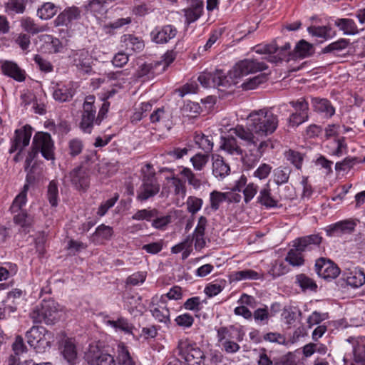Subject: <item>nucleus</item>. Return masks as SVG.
I'll return each instance as SVG.
<instances>
[{"label":"nucleus","instance_id":"nucleus-19","mask_svg":"<svg viewBox=\"0 0 365 365\" xmlns=\"http://www.w3.org/2000/svg\"><path fill=\"white\" fill-rule=\"evenodd\" d=\"M342 279L348 286L352 288H359L365 283V274L359 268H354L352 270L348 269L344 272Z\"/></svg>","mask_w":365,"mask_h":365},{"label":"nucleus","instance_id":"nucleus-12","mask_svg":"<svg viewBox=\"0 0 365 365\" xmlns=\"http://www.w3.org/2000/svg\"><path fill=\"white\" fill-rule=\"evenodd\" d=\"M315 270L319 277L325 279H335L340 273V269L336 264L324 258L317 260Z\"/></svg>","mask_w":365,"mask_h":365},{"label":"nucleus","instance_id":"nucleus-22","mask_svg":"<svg viewBox=\"0 0 365 365\" xmlns=\"http://www.w3.org/2000/svg\"><path fill=\"white\" fill-rule=\"evenodd\" d=\"M322 237L319 235H310L299 237L293 241V247L299 252H304L312 248V245H319Z\"/></svg>","mask_w":365,"mask_h":365},{"label":"nucleus","instance_id":"nucleus-13","mask_svg":"<svg viewBox=\"0 0 365 365\" xmlns=\"http://www.w3.org/2000/svg\"><path fill=\"white\" fill-rule=\"evenodd\" d=\"M67 178L77 190H86L90 184L89 173L87 168L78 166L73 169Z\"/></svg>","mask_w":365,"mask_h":365},{"label":"nucleus","instance_id":"nucleus-39","mask_svg":"<svg viewBox=\"0 0 365 365\" xmlns=\"http://www.w3.org/2000/svg\"><path fill=\"white\" fill-rule=\"evenodd\" d=\"M62 354L64 359L71 364H73L77 358V351L75 344L71 340L64 343Z\"/></svg>","mask_w":365,"mask_h":365},{"label":"nucleus","instance_id":"nucleus-3","mask_svg":"<svg viewBox=\"0 0 365 365\" xmlns=\"http://www.w3.org/2000/svg\"><path fill=\"white\" fill-rule=\"evenodd\" d=\"M29 316L34 323L53 324L60 318L59 305L53 299H44L32 309Z\"/></svg>","mask_w":365,"mask_h":365},{"label":"nucleus","instance_id":"nucleus-48","mask_svg":"<svg viewBox=\"0 0 365 365\" xmlns=\"http://www.w3.org/2000/svg\"><path fill=\"white\" fill-rule=\"evenodd\" d=\"M264 138H259V141L257 143L255 147H252V152H250L251 155L257 159L260 158L263 155L270 144V140H265Z\"/></svg>","mask_w":365,"mask_h":365},{"label":"nucleus","instance_id":"nucleus-40","mask_svg":"<svg viewBox=\"0 0 365 365\" xmlns=\"http://www.w3.org/2000/svg\"><path fill=\"white\" fill-rule=\"evenodd\" d=\"M353 354L356 363L365 362V339L353 343Z\"/></svg>","mask_w":365,"mask_h":365},{"label":"nucleus","instance_id":"nucleus-25","mask_svg":"<svg viewBox=\"0 0 365 365\" xmlns=\"http://www.w3.org/2000/svg\"><path fill=\"white\" fill-rule=\"evenodd\" d=\"M212 173L216 178H223L229 174L230 166L222 157L219 155H212Z\"/></svg>","mask_w":365,"mask_h":365},{"label":"nucleus","instance_id":"nucleus-59","mask_svg":"<svg viewBox=\"0 0 365 365\" xmlns=\"http://www.w3.org/2000/svg\"><path fill=\"white\" fill-rule=\"evenodd\" d=\"M182 110L187 116L195 117L201 112V107L198 103L188 101L183 106Z\"/></svg>","mask_w":365,"mask_h":365},{"label":"nucleus","instance_id":"nucleus-6","mask_svg":"<svg viewBox=\"0 0 365 365\" xmlns=\"http://www.w3.org/2000/svg\"><path fill=\"white\" fill-rule=\"evenodd\" d=\"M176 351L187 363V365H201L203 364L205 355L202 351L195 344L187 340L178 342Z\"/></svg>","mask_w":365,"mask_h":365},{"label":"nucleus","instance_id":"nucleus-60","mask_svg":"<svg viewBox=\"0 0 365 365\" xmlns=\"http://www.w3.org/2000/svg\"><path fill=\"white\" fill-rule=\"evenodd\" d=\"M34 61L41 71L48 73L53 71V66L51 62L41 55H35Z\"/></svg>","mask_w":365,"mask_h":365},{"label":"nucleus","instance_id":"nucleus-47","mask_svg":"<svg viewBox=\"0 0 365 365\" xmlns=\"http://www.w3.org/2000/svg\"><path fill=\"white\" fill-rule=\"evenodd\" d=\"M14 222L25 230H26L31 226L32 223V218L25 211H21L20 212L15 213L14 216Z\"/></svg>","mask_w":365,"mask_h":365},{"label":"nucleus","instance_id":"nucleus-10","mask_svg":"<svg viewBox=\"0 0 365 365\" xmlns=\"http://www.w3.org/2000/svg\"><path fill=\"white\" fill-rule=\"evenodd\" d=\"M290 103L295 108V112L290 115L288 119V125L290 127H297L309 118L308 103L304 98H301L297 101H292Z\"/></svg>","mask_w":365,"mask_h":365},{"label":"nucleus","instance_id":"nucleus-41","mask_svg":"<svg viewBox=\"0 0 365 365\" xmlns=\"http://www.w3.org/2000/svg\"><path fill=\"white\" fill-rule=\"evenodd\" d=\"M195 143L205 153H210L213 148V143L209 136L202 133H196L194 138Z\"/></svg>","mask_w":365,"mask_h":365},{"label":"nucleus","instance_id":"nucleus-31","mask_svg":"<svg viewBox=\"0 0 365 365\" xmlns=\"http://www.w3.org/2000/svg\"><path fill=\"white\" fill-rule=\"evenodd\" d=\"M312 103L316 111L324 113L329 117L334 114L335 110L328 100L315 98L312 100Z\"/></svg>","mask_w":365,"mask_h":365},{"label":"nucleus","instance_id":"nucleus-14","mask_svg":"<svg viewBox=\"0 0 365 365\" xmlns=\"http://www.w3.org/2000/svg\"><path fill=\"white\" fill-rule=\"evenodd\" d=\"M177 29L170 24L157 26L150 32L151 40L158 44L168 43L177 35Z\"/></svg>","mask_w":365,"mask_h":365},{"label":"nucleus","instance_id":"nucleus-17","mask_svg":"<svg viewBox=\"0 0 365 365\" xmlns=\"http://www.w3.org/2000/svg\"><path fill=\"white\" fill-rule=\"evenodd\" d=\"M356 227L353 220H343L331 224L325 228L327 235L329 237L341 236L344 234L351 233Z\"/></svg>","mask_w":365,"mask_h":365},{"label":"nucleus","instance_id":"nucleus-57","mask_svg":"<svg viewBox=\"0 0 365 365\" xmlns=\"http://www.w3.org/2000/svg\"><path fill=\"white\" fill-rule=\"evenodd\" d=\"M187 210L192 214L198 212L202 205V200L194 196H190L186 202Z\"/></svg>","mask_w":365,"mask_h":365},{"label":"nucleus","instance_id":"nucleus-43","mask_svg":"<svg viewBox=\"0 0 365 365\" xmlns=\"http://www.w3.org/2000/svg\"><path fill=\"white\" fill-rule=\"evenodd\" d=\"M26 9L24 0H9L6 4V11L9 14H22Z\"/></svg>","mask_w":365,"mask_h":365},{"label":"nucleus","instance_id":"nucleus-56","mask_svg":"<svg viewBox=\"0 0 365 365\" xmlns=\"http://www.w3.org/2000/svg\"><path fill=\"white\" fill-rule=\"evenodd\" d=\"M227 194L213 191L210 193V206L214 210H217L220 203L226 200Z\"/></svg>","mask_w":365,"mask_h":365},{"label":"nucleus","instance_id":"nucleus-26","mask_svg":"<svg viewBox=\"0 0 365 365\" xmlns=\"http://www.w3.org/2000/svg\"><path fill=\"white\" fill-rule=\"evenodd\" d=\"M120 41L126 49L133 51H141L145 46L144 41L133 34L123 35Z\"/></svg>","mask_w":365,"mask_h":365},{"label":"nucleus","instance_id":"nucleus-35","mask_svg":"<svg viewBox=\"0 0 365 365\" xmlns=\"http://www.w3.org/2000/svg\"><path fill=\"white\" fill-rule=\"evenodd\" d=\"M291 169L288 167H278L273 170V180L277 185L285 184L288 182Z\"/></svg>","mask_w":365,"mask_h":365},{"label":"nucleus","instance_id":"nucleus-28","mask_svg":"<svg viewBox=\"0 0 365 365\" xmlns=\"http://www.w3.org/2000/svg\"><path fill=\"white\" fill-rule=\"evenodd\" d=\"M220 148L231 155H242L243 150L237 144V140L232 135L221 138Z\"/></svg>","mask_w":365,"mask_h":365},{"label":"nucleus","instance_id":"nucleus-63","mask_svg":"<svg viewBox=\"0 0 365 365\" xmlns=\"http://www.w3.org/2000/svg\"><path fill=\"white\" fill-rule=\"evenodd\" d=\"M312 49V45L305 40H301L296 46L295 51L299 56L306 57L309 56Z\"/></svg>","mask_w":365,"mask_h":365},{"label":"nucleus","instance_id":"nucleus-9","mask_svg":"<svg viewBox=\"0 0 365 365\" xmlns=\"http://www.w3.org/2000/svg\"><path fill=\"white\" fill-rule=\"evenodd\" d=\"M197 81L205 89L217 88L218 86H227L230 84L227 77L221 70H216L215 73H202Z\"/></svg>","mask_w":365,"mask_h":365},{"label":"nucleus","instance_id":"nucleus-18","mask_svg":"<svg viewBox=\"0 0 365 365\" xmlns=\"http://www.w3.org/2000/svg\"><path fill=\"white\" fill-rule=\"evenodd\" d=\"M105 324L114 329L115 331H121L125 334L135 336L134 331L136 328L124 317L120 316L116 319L105 320Z\"/></svg>","mask_w":365,"mask_h":365},{"label":"nucleus","instance_id":"nucleus-4","mask_svg":"<svg viewBox=\"0 0 365 365\" xmlns=\"http://www.w3.org/2000/svg\"><path fill=\"white\" fill-rule=\"evenodd\" d=\"M142 183L137 190L136 198L140 202H144L155 196L160 191V185L150 164L145 165L142 169Z\"/></svg>","mask_w":365,"mask_h":365},{"label":"nucleus","instance_id":"nucleus-2","mask_svg":"<svg viewBox=\"0 0 365 365\" xmlns=\"http://www.w3.org/2000/svg\"><path fill=\"white\" fill-rule=\"evenodd\" d=\"M41 153L42 156L48 160H54V144L51 136L48 133L38 132L33 138L31 150L26 158L24 169L27 170L32 161Z\"/></svg>","mask_w":365,"mask_h":365},{"label":"nucleus","instance_id":"nucleus-30","mask_svg":"<svg viewBox=\"0 0 365 365\" xmlns=\"http://www.w3.org/2000/svg\"><path fill=\"white\" fill-rule=\"evenodd\" d=\"M335 25L339 27L345 35H355L359 33L357 26L353 19H338L335 21Z\"/></svg>","mask_w":365,"mask_h":365},{"label":"nucleus","instance_id":"nucleus-21","mask_svg":"<svg viewBox=\"0 0 365 365\" xmlns=\"http://www.w3.org/2000/svg\"><path fill=\"white\" fill-rule=\"evenodd\" d=\"M2 73L16 81L22 82L26 78V72L21 69L16 63L5 61L1 66Z\"/></svg>","mask_w":365,"mask_h":365},{"label":"nucleus","instance_id":"nucleus-8","mask_svg":"<svg viewBox=\"0 0 365 365\" xmlns=\"http://www.w3.org/2000/svg\"><path fill=\"white\" fill-rule=\"evenodd\" d=\"M50 335L51 333L44 327L34 326L26 332V336L27 343L37 351H40L42 349L50 346Z\"/></svg>","mask_w":365,"mask_h":365},{"label":"nucleus","instance_id":"nucleus-45","mask_svg":"<svg viewBox=\"0 0 365 365\" xmlns=\"http://www.w3.org/2000/svg\"><path fill=\"white\" fill-rule=\"evenodd\" d=\"M158 211L156 209H143L138 210L133 216L132 219L134 220H143L150 221L152 218L157 217Z\"/></svg>","mask_w":365,"mask_h":365},{"label":"nucleus","instance_id":"nucleus-46","mask_svg":"<svg viewBox=\"0 0 365 365\" xmlns=\"http://www.w3.org/2000/svg\"><path fill=\"white\" fill-rule=\"evenodd\" d=\"M47 197L51 206H57L58 200V190L56 181L51 180L49 182L47 190Z\"/></svg>","mask_w":365,"mask_h":365},{"label":"nucleus","instance_id":"nucleus-49","mask_svg":"<svg viewBox=\"0 0 365 365\" xmlns=\"http://www.w3.org/2000/svg\"><path fill=\"white\" fill-rule=\"evenodd\" d=\"M132 22L130 17L120 18L113 22L104 24L103 28L106 33H110L111 30L118 29Z\"/></svg>","mask_w":365,"mask_h":365},{"label":"nucleus","instance_id":"nucleus-27","mask_svg":"<svg viewBox=\"0 0 365 365\" xmlns=\"http://www.w3.org/2000/svg\"><path fill=\"white\" fill-rule=\"evenodd\" d=\"M257 202L267 208L277 207L278 201L272 196L269 185L260 190Z\"/></svg>","mask_w":365,"mask_h":365},{"label":"nucleus","instance_id":"nucleus-44","mask_svg":"<svg viewBox=\"0 0 365 365\" xmlns=\"http://www.w3.org/2000/svg\"><path fill=\"white\" fill-rule=\"evenodd\" d=\"M302 252L293 247L288 252L285 260L292 266H301L304 262Z\"/></svg>","mask_w":365,"mask_h":365},{"label":"nucleus","instance_id":"nucleus-36","mask_svg":"<svg viewBox=\"0 0 365 365\" xmlns=\"http://www.w3.org/2000/svg\"><path fill=\"white\" fill-rule=\"evenodd\" d=\"M268 79L267 74L263 73L253 78L247 79L242 83L241 87L244 90H255L259 87L260 85L267 82Z\"/></svg>","mask_w":365,"mask_h":365},{"label":"nucleus","instance_id":"nucleus-15","mask_svg":"<svg viewBox=\"0 0 365 365\" xmlns=\"http://www.w3.org/2000/svg\"><path fill=\"white\" fill-rule=\"evenodd\" d=\"M72 58L73 65L81 73L88 74L92 71V58L87 50L81 49L74 51Z\"/></svg>","mask_w":365,"mask_h":365},{"label":"nucleus","instance_id":"nucleus-42","mask_svg":"<svg viewBox=\"0 0 365 365\" xmlns=\"http://www.w3.org/2000/svg\"><path fill=\"white\" fill-rule=\"evenodd\" d=\"M307 31L309 34H311L312 36L322 38L325 40H327L332 37V36L330 34L331 28L327 26H311L308 27Z\"/></svg>","mask_w":365,"mask_h":365},{"label":"nucleus","instance_id":"nucleus-24","mask_svg":"<svg viewBox=\"0 0 365 365\" xmlns=\"http://www.w3.org/2000/svg\"><path fill=\"white\" fill-rule=\"evenodd\" d=\"M153 317L158 320L159 322L164 324H169L170 322V310L165 304V301L163 297L160 300V302L153 307L151 310Z\"/></svg>","mask_w":365,"mask_h":365},{"label":"nucleus","instance_id":"nucleus-58","mask_svg":"<svg viewBox=\"0 0 365 365\" xmlns=\"http://www.w3.org/2000/svg\"><path fill=\"white\" fill-rule=\"evenodd\" d=\"M297 282L303 289H309L313 290L317 288V284L311 278L304 274H301L297 276Z\"/></svg>","mask_w":365,"mask_h":365},{"label":"nucleus","instance_id":"nucleus-38","mask_svg":"<svg viewBox=\"0 0 365 365\" xmlns=\"http://www.w3.org/2000/svg\"><path fill=\"white\" fill-rule=\"evenodd\" d=\"M349 44V40L346 38H340L336 41L329 43L325 46L322 52L323 53H333L337 54L344 49L346 48Z\"/></svg>","mask_w":365,"mask_h":365},{"label":"nucleus","instance_id":"nucleus-62","mask_svg":"<svg viewBox=\"0 0 365 365\" xmlns=\"http://www.w3.org/2000/svg\"><path fill=\"white\" fill-rule=\"evenodd\" d=\"M359 160L355 157H346L342 161L338 162L335 165L336 170H345L351 168Z\"/></svg>","mask_w":365,"mask_h":365},{"label":"nucleus","instance_id":"nucleus-50","mask_svg":"<svg viewBox=\"0 0 365 365\" xmlns=\"http://www.w3.org/2000/svg\"><path fill=\"white\" fill-rule=\"evenodd\" d=\"M180 174L187 180L189 185L195 188H198L200 186L201 182L200 179L197 178L190 168H182L180 171Z\"/></svg>","mask_w":365,"mask_h":365},{"label":"nucleus","instance_id":"nucleus-61","mask_svg":"<svg viewBox=\"0 0 365 365\" xmlns=\"http://www.w3.org/2000/svg\"><path fill=\"white\" fill-rule=\"evenodd\" d=\"M175 322L179 327L186 329L192 327L194 322V318L191 314L185 313L178 316L175 319Z\"/></svg>","mask_w":365,"mask_h":365},{"label":"nucleus","instance_id":"nucleus-51","mask_svg":"<svg viewBox=\"0 0 365 365\" xmlns=\"http://www.w3.org/2000/svg\"><path fill=\"white\" fill-rule=\"evenodd\" d=\"M121 71H118L116 73H109L107 74L106 77L91 79V89H98L101 83L108 82L112 80H116L121 75Z\"/></svg>","mask_w":365,"mask_h":365},{"label":"nucleus","instance_id":"nucleus-1","mask_svg":"<svg viewBox=\"0 0 365 365\" xmlns=\"http://www.w3.org/2000/svg\"><path fill=\"white\" fill-rule=\"evenodd\" d=\"M250 124L248 128L237 125L231 131L243 141V145L250 152H252L259 138H266L275 132L278 127V116L267 109L254 110L248 115Z\"/></svg>","mask_w":365,"mask_h":365},{"label":"nucleus","instance_id":"nucleus-64","mask_svg":"<svg viewBox=\"0 0 365 365\" xmlns=\"http://www.w3.org/2000/svg\"><path fill=\"white\" fill-rule=\"evenodd\" d=\"M258 185L254 182L247 184L243 190L244 200L246 203H248L254 198L258 191Z\"/></svg>","mask_w":365,"mask_h":365},{"label":"nucleus","instance_id":"nucleus-16","mask_svg":"<svg viewBox=\"0 0 365 365\" xmlns=\"http://www.w3.org/2000/svg\"><path fill=\"white\" fill-rule=\"evenodd\" d=\"M81 13V9L76 6L66 7L54 19L53 24L55 26H68L73 21L78 19Z\"/></svg>","mask_w":365,"mask_h":365},{"label":"nucleus","instance_id":"nucleus-54","mask_svg":"<svg viewBox=\"0 0 365 365\" xmlns=\"http://www.w3.org/2000/svg\"><path fill=\"white\" fill-rule=\"evenodd\" d=\"M279 48L275 43L266 44L263 46H257L256 52L260 54H269L267 59L271 62L270 56H277Z\"/></svg>","mask_w":365,"mask_h":365},{"label":"nucleus","instance_id":"nucleus-33","mask_svg":"<svg viewBox=\"0 0 365 365\" xmlns=\"http://www.w3.org/2000/svg\"><path fill=\"white\" fill-rule=\"evenodd\" d=\"M206 225H207V219L205 217L201 216L199 218L197 225L195 227L194 233H193V239H195V247L202 246L205 244V240H204L203 237L205 235Z\"/></svg>","mask_w":365,"mask_h":365},{"label":"nucleus","instance_id":"nucleus-32","mask_svg":"<svg viewBox=\"0 0 365 365\" xmlns=\"http://www.w3.org/2000/svg\"><path fill=\"white\" fill-rule=\"evenodd\" d=\"M59 11V8L53 3H44L37 11L38 16L44 20L53 18Z\"/></svg>","mask_w":365,"mask_h":365},{"label":"nucleus","instance_id":"nucleus-53","mask_svg":"<svg viewBox=\"0 0 365 365\" xmlns=\"http://www.w3.org/2000/svg\"><path fill=\"white\" fill-rule=\"evenodd\" d=\"M208 155L197 153L191 158L190 161L195 170H202L208 162Z\"/></svg>","mask_w":365,"mask_h":365},{"label":"nucleus","instance_id":"nucleus-55","mask_svg":"<svg viewBox=\"0 0 365 365\" xmlns=\"http://www.w3.org/2000/svg\"><path fill=\"white\" fill-rule=\"evenodd\" d=\"M113 235V228L110 226L102 224L99 225L93 234L94 237H100L102 240H110Z\"/></svg>","mask_w":365,"mask_h":365},{"label":"nucleus","instance_id":"nucleus-52","mask_svg":"<svg viewBox=\"0 0 365 365\" xmlns=\"http://www.w3.org/2000/svg\"><path fill=\"white\" fill-rule=\"evenodd\" d=\"M235 279L237 281L246 279H257L260 274L252 269H244L234 273Z\"/></svg>","mask_w":365,"mask_h":365},{"label":"nucleus","instance_id":"nucleus-7","mask_svg":"<svg viewBox=\"0 0 365 365\" xmlns=\"http://www.w3.org/2000/svg\"><path fill=\"white\" fill-rule=\"evenodd\" d=\"M31 135L32 128L29 125H26L21 128L15 130V135L9 152L11 153L19 151L14 158L16 162L22 159L21 152L24 148L29 145Z\"/></svg>","mask_w":365,"mask_h":365},{"label":"nucleus","instance_id":"nucleus-11","mask_svg":"<svg viewBox=\"0 0 365 365\" xmlns=\"http://www.w3.org/2000/svg\"><path fill=\"white\" fill-rule=\"evenodd\" d=\"M88 362L92 365H116L113 356L103 353L97 346L91 345L86 354Z\"/></svg>","mask_w":365,"mask_h":365},{"label":"nucleus","instance_id":"nucleus-34","mask_svg":"<svg viewBox=\"0 0 365 365\" xmlns=\"http://www.w3.org/2000/svg\"><path fill=\"white\" fill-rule=\"evenodd\" d=\"M28 191V184H25L22 191L15 197L10 210L13 214L24 211L22 207L26 203V195Z\"/></svg>","mask_w":365,"mask_h":365},{"label":"nucleus","instance_id":"nucleus-20","mask_svg":"<svg viewBox=\"0 0 365 365\" xmlns=\"http://www.w3.org/2000/svg\"><path fill=\"white\" fill-rule=\"evenodd\" d=\"M96 110L83 109L79 127L85 133H91L95 125H99L101 122L97 121Z\"/></svg>","mask_w":365,"mask_h":365},{"label":"nucleus","instance_id":"nucleus-23","mask_svg":"<svg viewBox=\"0 0 365 365\" xmlns=\"http://www.w3.org/2000/svg\"><path fill=\"white\" fill-rule=\"evenodd\" d=\"M203 7L202 0H190V6L184 9L185 21L188 24L196 21L202 16Z\"/></svg>","mask_w":365,"mask_h":365},{"label":"nucleus","instance_id":"nucleus-37","mask_svg":"<svg viewBox=\"0 0 365 365\" xmlns=\"http://www.w3.org/2000/svg\"><path fill=\"white\" fill-rule=\"evenodd\" d=\"M118 359L123 365H135V362L131 357L128 347L123 344L120 343L117 346Z\"/></svg>","mask_w":365,"mask_h":365},{"label":"nucleus","instance_id":"nucleus-29","mask_svg":"<svg viewBox=\"0 0 365 365\" xmlns=\"http://www.w3.org/2000/svg\"><path fill=\"white\" fill-rule=\"evenodd\" d=\"M21 26L23 29L33 35L46 31L48 29L46 25L40 26L35 23L34 20L30 17H24L21 20Z\"/></svg>","mask_w":365,"mask_h":365},{"label":"nucleus","instance_id":"nucleus-5","mask_svg":"<svg viewBox=\"0 0 365 365\" xmlns=\"http://www.w3.org/2000/svg\"><path fill=\"white\" fill-rule=\"evenodd\" d=\"M267 68L266 64L256 59H244L237 63L229 71L228 76L232 79V83L237 84L235 80L250 73L262 71Z\"/></svg>","mask_w":365,"mask_h":365}]
</instances>
